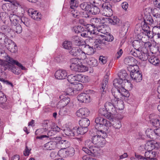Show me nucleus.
<instances>
[{
	"label": "nucleus",
	"instance_id": "obj_17",
	"mask_svg": "<svg viewBox=\"0 0 160 160\" xmlns=\"http://www.w3.org/2000/svg\"><path fill=\"white\" fill-rule=\"evenodd\" d=\"M5 44H8V48L11 52L15 53L17 51L16 44L11 39H9Z\"/></svg>",
	"mask_w": 160,
	"mask_h": 160
},
{
	"label": "nucleus",
	"instance_id": "obj_18",
	"mask_svg": "<svg viewBox=\"0 0 160 160\" xmlns=\"http://www.w3.org/2000/svg\"><path fill=\"white\" fill-rule=\"evenodd\" d=\"M134 32L139 39L142 40L143 41H144L145 37L144 36V32L142 31V27L136 26L134 30Z\"/></svg>",
	"mask_w": 160,
	"mask_h": 160
},
{
	"label": "nucleus",
	"instance_id": "obj_25",
	"mask_svg": "<svg viewBox=\"0 0 160 160\" xmlns=\"http://www.w3.org/2000/svg\"><path fill=\"white\" fill-rule=\"evenodd\" d=\"M156 152L155 151H147L145 153V156L146 158H147L150 160H158L155 158Z\"/></svg>",
	"mask_w": 160,
	"mask_h": 160
},
{
	"label": "nucleus",
	"instance_id": "obj_14",
	"mask_svg": "<svg viewBox=\"0 0 160 160\" xmlns=\"http://www.w3.org/2000/svg\"><path fill=\"white\" fill-rule=\"evenodd\" d=\"M111 102L114 104V106H117V108L119 110H122L124 108L123 101L120 99L119 100V98L118 97L117 98L114 97V98L111 99Z\"/></svg>",
	"mask_w": 160,
	"mask_h": 160
},
{
	"label": "nucleus",
	"instance_id": "obj_57",
	"mask_svg": "<svg viewBox=\"0 0 160 160\" xmlns=\"http://www.w3.org/2000/svg\"><path fill=\"white\" fill-rule=\"evenodd\" d=\"M91 5L89 4L87 2H83L80 5L81 8L85 11L89 10L90 9Z\"/></svg>",
	"mask_w": 160,
	"mask_h": 160
},
{
	"label": "nucleus",
	"instance_id": "obj_12",
	"mask_svg": "<svg viewBox=\"0 0 160 160\" xmlns=\"http://www.w3.org/2000/svg\"><path fill=\"white\" fill-rule=\"evenodd\" d=\"M28 13L29 16L34 20L39 21L41 18V14L32 9H29L28 10Z\"/></svg>",
	"mask_w": 160,
	"mask_h": 160
},
{
	"label": "nucleus",
	"instance_id": "obj_30",
	"mask_svg": "<svg viewBox=\"0 0 160 160\" xmlns=\"http://www.w3.org/2000/svg\"><path fill=\"white\" fill-rule=\"evenodd\" d=\"M91 23L97 28L102 24V19L99 18H91L90 20Z\"/></svg>",
	"mask_w": 160,
	"mask_h": 160
},
{
	"label": "nucleus",
	"instance_id": "obj_20",
	"mask_svg": "<svg viewBox=\"0 0 160 160\" xmlns=\"http://www.w3.org/2000/svg\"><path fill=\"white\" fill-rule=\"evenodd\" d=\"M157 115L151 114L150 116L151 119L150 122L152 125L156 127H158L160 125L159 120L158 118Z\"/></svg>",
	"mask_w": 160,
	"mask_h": 160
},
{
	"label": "nucleus",
	"instance_id": "obj_63",
	"mask_svg": "<svg viewBox=\"0 0 160 160\" xmlns=\"http://www.w3.org/2000/svg\"><path fill=\"white\" fill-rule=\"evenodd\" d=\"M108 83V81L105 80H103L101 84V88H100L101 91H102V94H104V93H105V91L104 90L106 86L107 85Z\"/></svg>",
	"mask_w": 160,
	"mask_h": 160
},
{
	"label": "nucleus",
	"instance_id": "obj_21",
	"mask_svg": "<svg viewBox=\"0 0 160 160\" xmlns=\"http://www.w3.org/2000/svg\"><path fill=\"white\" fill-rule=\"evenodd\" d=\"M90 113L88 109L86 108H83L80 109L76 112V114L77 116L79 117L84 116L87 117Z\"/></svg>",
	"mask_w": 160,
	"mask_h": 160
},
{
	"label": "nucleus",
	"instance_id": "obj_5",
	"mask_svg": "<svg viewBox=\"0 0 160 160\" xmlns=\"http://www.w3.org/2000/svg\"><path fill=\"white\" fill-rule=\"evenodd\" d=\"M60 101L57 104L58 108H63L67 105L70 101V98L68 97L67 95L62 94L59 97Z\"/></svg>",
	"mask_w": 160,
	"mask_h": 160
},
{
	"label": "nucleus",
	"instance_id": "obj_3",
	"mask_svg": "<svg viewBox=\"0 0 160 160\" xmlns=\"http://www.w3.org/2000/svg\"><path fill=\"white\" fill-rule=\"evenodd\" d=\"M102 135L101 136L99 135H95L93 136L92 138V141L93 144H97L99 147H103L105 144V141L104 138L106 137H104V134H102Z\"/></svg>",
	"mask_w": 160,
	"mask_h": 160
},
{
	"label": "nucleus",
	"instance_id": "obj_42",
	"mask_svg": "<svg viewBox=\"0 0 160 160\" xmlns=\"http://www.w3.org/2000/svg\"><path fill=\"white\" fill-rule=\"evenodd\" d=\"M118 76L119 78L125 82L127 79V77L128 76V74L126 71L124 70H122L118 72Z\"/></svg>",
	"mask_w": 160,
	"mask_h": 160
},
{
	"label": "nucleus",
	"instance_id": "obj_51",
	"mask_svg": "<svg viewBox=\"0 0 160 160\" xmlns=\"http://www.w3.org/2000/svg\"><path fill=\"white\" fill-rule=\"evenodd\" d=\"M149 55L147 53H144L141 52L140 51V53L139 54L138 58L142 61H146L148 58Z\"/></svg>",
	"mask_w": 160,
	"mask_h": 160
},
{
	"label": "nucleus",
	"instance_id": "obj_41",
	"mask_svg": "<svg viewBox=\"0 0 160 160\" xmlns=\"http://www.w3.org/2000/svg\"><path fill=\"white\" fill-rule=\"evenodd\" d=\"M148 57L149 62L154 65H157L159 63V60L157 57H155L153 55L149 56Z\"/></svg>",
	"mask_w": 160,
	"mask_h": 160
},
{
	"label": "nucleus",
	"instance_id": "obj_19",
	"mask_svg": "<svg viewBox=\"0 0 160 160\" xmlns=\"http://www.w3.org/2000/svg\"><path fill=\"white\" fill-rule=\"evenodd\" d=\"M137 62V60L131 56L127 57L124 60V62L125 64L136 67H137V66L136 65Z\"/></svg>",
	"mask_w": 160,
	"mask_h": 160
},
{
	"label": "nucleus",
	"instance_id": "obj_29",
	"mask_svg": "<svg viewBox=\"0 0 160 160\" xmlns=\"http://www.w3.org/2000/svg\"><path fill=\"white\" fill-rule=\"evenodd\" d=\"M74 129L76 130H75L76 136H77L79 134L83 135L86 133L88 131V128H85L81 126L78 128L75 127Z\"/></svg>",
	"mask_w": 160,
	"mask_h": 160
},
{
	"label": "nucleus",
	"instance_id": "obj_32",
	"mask_svg": "<svg viewBox=\"0 0 160 160\" xmlns=\"http://www.w3.org/2000/svg\"><path fill=\"white\" fill-rule=\"evenodd\" d=\"M9 18L11 21L12 24H16L19 22L20 18L17 15L14 14L13 13H11L9 16Z\"/></svg>",
	"mask_w": 160,
	"mask_h": 160
},
{
	"label": "nucleus",
	"instance_id": "obj_26",
	"mask_svg": "<svg viewBox=\"0 0 160 160\" xmlns=\"http://www.w3.org/2000/svg\"><path fill=\"white\" fill-rule=\"evenodd\" d=\"M6 60L8 62L10 63L14 64L17 65L19 67L21 68L22 70H25V68L23 66L22 64L19 63L17 61L13 60L12 58H11L8 55H7L5 57Z\"/></svg>",
	"mask_w": 160,
	"mask_h": 160
},
{
	"label": "nucleus",
	"instance_id": "obj_50",
	"mask_svg": "<svg viewBox=\"0 0 160 160\" xmlns=\"http://www.w3.org/2000/svg\"><path fill=\"white\" fill-rule=\"evenodd\" d=\"M87 61L88 64L91 66L94 67L98 65L97 60L94 58L90 57Z\"/></svg>",
	"mask_w": 160,
	"mask_h": 160
},
{
	"label": "nucleus",
	"instance_id": "obj_33",
	"mask_svg": "<svg viewBox=\"0 0 160 160\" xmlns=\"http://www.w3.org/2000/svg\"><path fill=\"white\" fill-rule=\"evenodd\" d=\"M12 30L17 33H20L22 32V28L21 25L18 23L12 24Z\"/></svg>",
	"mask_w": 160,
	"mask_h": 160
},
{
	"label": "nucleus",
	"instance_id": "obj_47",
	"mask_svg": "<svg viewBox=\"0 0 160 160\" xmlns=\"http://www.w3.org/2000/svg\"><path fill=\"white\" fill-rule=\"evenodd\" d=\"M77 75H73L71 74L67 77L68 80L70 83L73 85L77 82Z\"/></svg>",
	"mask_w": 160,
	"mask_h": 160
},
{
	"label": "nucleus",
	"instance_id": "obj_4",
	"mask_svg": "<svg viewBox=\"0 0 160 160\" xmlns=\"http://www.w3.org/2000/svg\"><path fill=\"white\" fill-rule=\"evenodd\" d=\"M102 7L104 12L103 13L105 16L109 17L112 15V5L110 2H105L102 4Z\"/></svg>",
	"mask_w": 160,
	"mask_h": 160
},
{
	"label": "nucleus",
	"instance_id": "obj_7",
	"mask_svg": "<svg viewBox=\"0 0 160 160\" xmlns=\"http://www.w3.org/2000/svg\"><path fill=\"white\" fill-rule=\"evenodd\" d=\"M142 32H144V36L145 38L147 37L148 38H152L153 37V33L150 30L148 25L142 22Z\"/></svg>",
	"mask_w": 160,
	"mask_h": 160
},
{
	"label": "nucleus",
	"instance_id": "obj_52",
	"mask_svg": "<svg viewBox=\"0 0 160 160\" xmlns=\"http://www.w3.org/2000/svg\"><path fill=\"white\" fill-rule=\"evenodd\" d=\"M152 141H148L145 144V149L147 151H152L154 149Z\"/></svg>",
	"mask_w": 160,
	"mask_h": 160
},
{
	"label": "nucleus",
	"instance_id": "obj_23",
	"mask_svg": "<svg viewBox=\"0 0 160 160\" xmlns=\"http://www.w3.org/2000/svg\"><path fill=\"white\" fill-rule=\"evenodd\" d=\"M140 41L138 40H135L132 42V45L134 48L136 50L142 51V47L143 46V42L145 41L144 38V41H143L142 40Z\"/></svg>",
	"mask_w": 160,
	"mask_h": 160
},
{
	"label": "nucleus",
	"instance_id": "obj_31",
	"mask_svg": "<svg viewBox=\"0 0 160 160\" xmlns=\"http://www.w3.org/2000/svg\"><path fill=\"white\" fill-rule=\"evenodd\" d=\"M72 40L74 45L80 46L83 44L81 40V38L77 36H74L72 37Z\"/></svg>",
	"mask_w": 160,
	"mask_h": 160
},
{
	"label": "nucleus",
	"instance_id": "obj_48",
	"mask_svg": "<svg viewBox=\"0 0 160 160\" xmlns=\"http://www.w3.org/2000/svg\"><path fill=\"white\" fill-rule=\"evenodd\" d=\"M9 39L6 35L0 32V43L5 44Z\"/></svg>",
	"mask_w": 160,
	"mask_h": 160
},
{
	"label": "nucleus",
	"instance_id": "obj_27",
	"mask_svg": "<svg viewBox=\"0 0 160 160\" xmlns=\"http://www.w3.org/2000/svg\"><path fill=\"white\" fill-rule=\"evenodd\" d=\"M124 81L119 78L115 79L113 81V85L116 88L121 89V88H123V87Z\"/></svg>",
	"mask_w": 160,
	"mask_h": 160
},
{
	"label": "nucleus",
	"instance_id": "obj_38",
	"mask_svg": "<svg viewBox=\"0 0 160 160\" xmlns=\"http://www.w3.org/2000/svg\"><path fill=\"white\" fill-rule=\"evenodd\" d=\"M90 124V121L87 118H83L79 121L80 126L85 128H88V127Z\"/></svg>",
	"mask_w": 160,
	"mask_h": 160
},
{
	"label": "nucleus",
	"instance_id": "obj_34",
	"mask_svg": "<svg viewBox=\"0 0 160 160\" xmlns=\"http://www.w3.org/2000/svg\"><path fill=\"white\" fill-rule=\"evenodd\" d=\"M77 82H81L83 83H87L89 81V78L88 76L82 74L77 75Z\"/></svg>",
	"mask_w": 160,
	"mask_h": 160
},
{
	"label": "nucleus",
	"instance_id": "obj_11",
	"mask_svg": "<svg viewBox=\"0 0 160 160\" xmlns=\"http://www.w3.org/2000/svg\"><path fill=\"white\" fill-rule=\"evenodd\" d=\"M82 149L86 153L94 157L96 156L98 153V148L95 146H93L89 148V149L86 147H83Z\"/></svg>",
	"mask_w": 160,
	"mask_h": 160
},
{
	"label": "nucleus",
	"instance_id": "obj_62",
	"mask_svg": "<svg viewBox=\"0 0 160 160\" xmlns=\"http://www.w3.org/2000/svg\"><path fill=\"white\" fill-rule=\"evenodd\" d=\"M71 14L74 18H78L80 16V13L77 9H72L71 11Z\"/></svg>",
	"mask_w": 160,
	"mask_h": 160
},
{
	"label": "nucleus",
	"instance_id": "obj_55",
	"mask_svg": "<svg viewBox=\"0 0 160 160\" xmlns=\"http://www.w3.org/2000/svg\"><path fill=\"white\" fill-rule=\"evenodd\" d=\"M77 70H74V71L78 72H85L88 70V68L84 65H79L78 68H77Z\"/></svg>",
	"mask_w": 160,
	"mask_h": 160
},
{
	"label": "nucleus",
	"instance_id": "obj_37",
	"mask_svg": "<svg viewBox=\"0 0 160 160\" xmlns=\"http://www.w3.org/2000/svg\"><path fill=\"white\" fill-rule=\"evenodd\" d=\"M100 12V10L96 5L91 4L89 10V13L91 14L95 15L98 14Z\"/></svg>",
	"mask_w": 160,
	"mask_h": 160
},
{
	"label": "nucleus",
	"instance_id": "obj_1",
	"mask_svg": "<svg viewBox=\"0 0 160 160\" xmlns=\"http://www.w3.org/2000/svg\"><path fill=\"white\" fill-rule=\"evenodd\" d=\"M95 128L102 134H104V137H107V133L108 127L111 126V123L107 119L102 117L98 116L95 120Z\"/></svg>",
	"mask_w": 160,
	"mask_h": 160
},
{
	"label": "nucleus",
	"instance_id": "obj_8",
	"mask_svg": "<svg viewBox=\"0 0 160 160\" xmlns=\"http://www.w3.org/2000/svg\"><path fill=\"white\" fill-rule=\"evenodd\" d=\"M130 76L132 79L137 82H140L142 79V75L140 72L135 70V68L131 71Z\"/></svg>",
	"mask_w": 160,
	"mask_h": 160
},
{
	"label": "nucleus",
	"instance_id": "obj_35",
	"mask_svg": "<svg viewBox=\"0 0 160 160\" xmlns=\"http://www.w3.org/2000/svg\"><path fill=\"white\" fill-rule=\"evenodd\" d=\"M1 30L5 34L8 35L9 34H11L12 31L10 27L6 25H4L1 27Z\"/></svg>",
	"mask_w": 160,
	"mask_h": 160
},
{
	"label": "nucleus",
	"instance_id": "obj_39",
	"mask_svg": "<svg viewBox=\"0 0 160 160\" xmlns=\"http://www.w3.org/2000/svg\"><path fill=\"white\" fill-rule=\"evenodd\" d=\"M97 31L99 32L102 34H106L108 33V27L106 26H104L102 24L97 28Z\"/></svg>",
	"mask_w": 160,
	"mask_h": 160
},
{
	"label": "nucleus",
	"instance_id": "obj_2",
	"mask_svg": "<svg viewBox=\"0 0 160 160\" xmlns=\"http://www.w3.org/2000/svg\"><path fill=\"white\" fill-rule=\"evenodd\" d=\"M43 127H48V131L47 132V135H42L40 136H37L36 137L37 139H42L45 138H48L49 137L53 136L56 134L57 132L60 131V128L57 126L52 122H45L43 124Z\"/></svg>",
	"mask_w": 160,
	"mask_h": 160
},
{
	"label": "nucleus",
	"instance_id": "obj_28",
	"mask_svg": "<svg viewBox=\"0 0 160 160\" xmlns=\"http://www.w3.org/2000/svg\"><path fill=\"white\" fill-rule=\"evenodd\" d=\"M79 59L78 58H73L71 60V65L70 68L72 70L74 71L77 70V68H78V66L79 65L78 62Z\"/></svg>",
	"mask_w": 160,
	"mask_h": 160
},
{
	"label": "nucleus",
	"instance_id": "obj_6",
	"mask_svg": "<svg viewBox=\"0 0 160 160\" xmlns=\"http://www.w3.org/2000/svg\"><path fill=\"white\" fill-rule=\"evenodd\" d=\"M112 94L114 98H117L120 95L126 97H128L129 96L128 92L123 88L121 90L116 88L115 90H112Z\"/></svg>",
	"mask_w": 160,
	"mask_h": 160
},
{
	"label": "nucleus",
	"instance_id": "obj_24",
	"mask_svg": "<svg viewBox=\"0 0 160 160\" xmlns=\"http://www.w3.org/2000/svg\"><path fill=\"white\" fill-rule=\"evenodd\" d=\"M57 148L58 149H65L68 147L69 143L66 140L59 141L57 142Z\"/></svg>",
	"mask_w": 160,
	"mask_h": 160
},
{
	"label": "nucleus",
	"instance_id": "obj_61",
	"mask_svg": "<svg viewBox=\"0 0 160 160\" xmlns=\"http://www.w3.org/2000/svg\"><path fill=\"white\" fill-rule=\"evenodd\" d=\"M95 26H94L93 25H88L87 27V30L90 33V35L91 34H95L96 32H95Z\"/></svg>",
	"mask_w": 160,
	"mask_h": 160
},
{
	"label": "nucleus",
	"instance_id": "obj_9",
	"mask_svg": "<svg viewBox=\"0 0 160 160\" xmlns=\"http://www.w3.org/2000/svg\"><path fill=\"white\" fill-rule=\"evenodd\" d=\"M104 106L105 109L110 114V116L113 117L117 113L116 110L113 103L112 102H107L105 103Z\"/></svg>",
	"mask_w": 160,
	"mask_h": 160
},
{
	"label": "nucleus",
	"instance_id": "obj_40",
	"mask_svg": "<svg viewBox=\"0 0 160 160\" xmlns=\"http://www.w3.org/2000/svg\"><path fill=\"white\" fill-rule=\"evenodd\" d=\"M84 50L88 55H91L94 53L93 47L90 46L88 45H85Z\"/></svg>",
	"mask_w": 160,
	"mask_h": 160
},
{
	"label": "nucleus",
	"instance_id": "obj_49",
	"mask_svg": "<svg viewBox=\"0 0 160 160\" xmlns=\"http://www.w3.org/2000/svg\"><path fill=\"white\" fill-rule=\"evenodd\" d=\"M99 114L103 116L109 118L111 117L110 116V114L108 112V111L105 108H101L99 109Z\"/></svg>",
	"mask_w": 160,
	"mask_h": 160
},
{
	"label": "nucleus",
	"instance_id": "obj_60",
	"mask_svg": "<svg viewBox=\"0 0 160 160\" xmlns=\"http://www.w3.org/2000/svg\"><path fill=\"white\" fill-rule=\"evenodd\" d=\"M75 152L74 149L72 147H70L65 151V153L66 154L70 157L73 156L74 155Z\"/></svg>",
	"mask_w": 160,
	"mask_h": 160
},
{
	"label": "nucleus",
	"instance_id": "obj_46",
	"mask_svg": "<svg viewBox=\"0 0 160 160\" xmlns=\"http://www.w3.org/2000/svg\"><path fill=\"white\" fill-rule=\"evenodd\" d=\"M108 20L109 23L114 25L118 24L120 21L119 19L116 16L108 18Z\"/></svg>",
	"mask_w": 160,
	"mask_h": 160
},
{
	"label": "nucleus",
	"instance_id": "obj_15",
	"mask_svg": "<svg viewBox=\"0 0 160 160\" xmlns=\"http://www.w3.org/2000/svg\"><path fill=\"white\" fill-rule=\"evenodd\" d=\"M147 11H151L153 17L156 19L155 20L157 22L160 21V9L154 8L153 10L150 8H147L145 10Z\"/></svg>",
	"mask_w": 160,
	"mask_h": 160
},
{
	"label": "nucleus",
	"instance_id": "obj_16",
	"mask_svg": "<svg viewBox=\"0 0 160 160\" xmlns=\"http://www.w3.org/2000/svg\"><path fill=\"white\" fill-rule=\"evenodd\" d=\"M55 76V78L58 79H63L66 78L67 76L66 71L63 69H60L56 71Z\"/></svg>",
	"mask_w": 160,
	"mask_h": 160
},
{
	"label": "nucleus",
	"instance_id": "obj_22",
	"mask_svg": "<svg viewBox=\"0 0 160 160\" xmlns=\"http://www.w3.org/2000/svg\"><path fill=\"white\" fill-rule=\"evenodd\" d=\"M57 142L54 141H50L46 143L44 146V149L52 150L57 148Z\"/></svg>",
	"mask_w": 160,
	"mask_h": 160
},
{
	"label": "nucleus",
	"instance_id": "obj_54",
	"mask_svg": "<svg viewBox=\"0 0 160 160\" xmlns=\"http://www.w3.org/2000/svg\"><path fill=\"white\" fill-rule=\"evenodd\" d=\"M20 20H21V24L22 23L27 27L29 25L30 23V20L26 17H23L20 18Z\"/></svg>",
	"mask_w": 160,
	"mask_h": 160
},
{
	"label": "nucleus",
	"instance_id": "obj_44",
	"mask_svg": "<svg viewBox=\"0 0 160 160\" xmlns=\"http://www.w3.org/2000/svg\"><path fill=\"white\" fill-rule=\"evenodd\" d=\"M143 22L148 25L149 24L152 26L155 25V22L154 21L152 17L150 15L146 18L145 19H144Z\"/></svg>",
	"mask_w": 160,
	"mask_h": 160
},
{
	"label": "nucleus",
	"instance_id": "obj_56",
	"mask_svg": "<svg viewBox=\"0 0 160 160\" xmlns=\"http://www.w3.org/2000/svg\"><path fill=\"white\" fill-rule=\"evenodd\" d=\"M73 87L75 90H76V92L77 91L81 90L83 88L82 85L78 82L73 85Z\"/></svg>",
	"mask_w": 160,
	"mask_h": 160
},
{
	"label": "nucleus",
	"instance_id": "obj_36",
	"mask_svg": "<svg viewBox=\"0 0 160 160\" xmlns=\"http://www.w3.org/2000/svg\"><path fill=\"white\" fill-rule=\"evenodd\" d=\"M74 128L71 130L69 128H67L63 130V132L65 135L68 136H74L75 135V132Z\"/></svg>",
	"mask_w": 160,
	"mask_h": 160
},
{
	"label": "nucleus",
	"instance_id": "obj_43",
	"mask_svg": "<svg viewBox=\"0 0 160 160\" xmlns=\"http://www.w3.org/2000/svg\"><path fill=\"white\" fill-rule=\"evenodd\" d=\"M81 49L78 47H73L69 51L70 54L73 56L78 57Z\"/></svg>",
	"mask_w": 160,
	"mask_h": 160
},
{
	"label": "nucleus",
	"instance_id": "obj_59",
	"mask_svg": "<svg viewBox=\"0 0 160 160\" xmlns=\"http://www.w3.org/2000/svg\"><path fill=\"white\" fill-rule=\"evenodd\" d=\"M7 55H6V56H5V60L7 62H8V63L5 64L4 65V67L5 68V70L6 69H8L11 70H13V69H14L13 68V67L14 66V64L10 63L9 62H8L6 60V58H5V57Z\"/></svg>",
	"mask_w": 160,
	"mask_h": 160
},
{
	"label": "nucleus",
	"instance_id": "obj_13",
	"mask_svg": "<svg viewBox=\"0 0 160 160\" xmlns=\"http://www.w3.org/2000/svg\"><path fill=\"white\" fill-rule=\"evenodd\" d=\"M78 100L81 102L88 103L90 101V97L88 94L86 93H81L77 97Z\"/></svg>",
	"mask_w": 160,
	"mask_h": 160
},
{
	"label": "nucleus",
	"instance_id": "obj_10",
	"mask_svg": "<svg viewBox=\"0 0 160 160\" xmlns=\"http://www.w3.org/2000/svg\"><path fill=\"white\" fill-rule=\"evenodd\" d=\"M106 35L99 34V35L102 37L103 39L102 40H99L98 42L99 44H104L107 45L108 44V42H111L113 40V37L112 35L108 32V34H106Z\"/></svg>",
	"mask_w": 160,
	"mask_h": 160
},
{
	"label": "nucleus",
	"instance_id": "obj_58",
	"mask_svg": "<svg viewBox=\"0 0 160 160\" xmlns=\"http://www.w3.org/2000/svg\"><path fill=\"white\" fill-rule=\"evenodd\" d=\"M8 15L7 13L5 12H2L0 13V18L3 21V23L8 19Z\"/></svg>",
	"mask_w": 160,
	"mask_h": 160
},
{
	"label": "nucleus",
	"instance_id": "obj_53",
	"mask_svg": "<svg viewBox=\"0 0 160 160\" xmlns=\"http://www.w3.org/2000/svg\"><path fill=\"white\" fill-rule=\"evenodd\" d=\"M62 45L65 49L68 50L69 51L72 48V43L70 41H65L63 42Z\"/></svg>",
	"mask_w": 160,
	"mask_h": 160
},
{
	"label": "nucleus",
	"instance_id": "obj_64",
	"mask_svg": "<svg viewBox=\"0 0 160 160\" xmlns=\"http://www.w3.org/2000/svg\"><path fill=\"white\" fill-rule=\"evenodd\" d=\"M79 54L80 55H78V57L79 60H84L86 58V54H87L84 51L83 52L81 50Z\"/></svg>",
	"mask_w": 160,
	"mask_h": 160
},
{
	"label": "nucleus",
	"instance_id": "obj_45",
	"mask_svg": "<svg viewBox=\"0 0 160 160\" xmlns=\"http://www.w3.org/2000/svg\"><path fill=\"white\" fill-rule=\"evenodd\" d=\"M146 135L150 139H154L155 138V134L154 130L150 129H148L146 131Z\"/></svg>",
	"mask_w": 160,
	"mask_h": 160
}]
</instances>
